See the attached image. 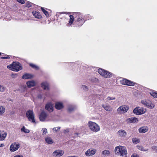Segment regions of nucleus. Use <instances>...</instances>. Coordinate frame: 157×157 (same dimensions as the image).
Listing matches in <instances>:
<instances>
[{"label":"nucleus","mask_w":157,"mask_h":157,"mask_svg":"<svg viewBox=\"0 0 157 157\" xmlns=\"http://www.w3.org/2000/svg\"><path fill=\"white\" fill-rule=\"evenodd\" d=\"M154 148H155V147H156V146L153 147L152 148H154Z\"/></svg>","instance_id":"52"},{"label":"nucleus","mask_w":157,"mask_h":157,"mask_svg":"<svg viewBox=\"0 0 157 157\" xmlns=\"http://www.w3.org/2000/svg\"><path fill=\"white\" fill-rule=\"evenodd\" d=\"M41 9L42 11L46 15V16L47 17L49 16V14L47 11L46 10H45L44 9L43 7H41Z\"/></svg>","instance_id":"29"},{"label":"nucleus","mask_w":157,"mask_h":157,"mask_svg":"<svg viewBox=\"0 0 157 157\" xmlns=\"http://www.w3.org/2000/svg\"><path fill=\"white\" fill-rule=\"evenodd\" d=\"M96 151V150H90V149H88L85 152V155L88 156H90L91 155H94Z\"/></svg>","instance_id":"17"},{"label":"nucleus","mask_w":157,"mask_h":157,"mask_svg":"<svg viewBox=\"0 0 157 157\" xmlns=\"http://www.w3.org/2000/svg\"><path fill=\"white\" fill-rule=\"evenodd\" d=\"M132 141L133 143L137 144L140 142V140L136 138H134L132 139Z\"/></svg>","instance_id":"30"},{"label":"nucleus","mask_w":157,"mask_h":157,"mask_svg":"<svg viewBox=\"0 0 157 157\" xmlns=\"http://www.w3.org/2000/svg\"><path fill=\"white\" fill-rule=\"evenodd\" d=\"M126 121L128 123H132L138 122L139 121L138 119L135 117H132L127 119Z\"/></svg>","instance_id":"14"},{"label":"nucleus","mask_w":157,"mask_h":157,"mask_svg":"<svg viewBox=\"0 0 157 157\" xmlns=\"http://www.w3.org/2000/svg\"><path fill=\"white\" fill-rule=\"evenodd\" d=\"M141 103L145 106L151 109L153 108L155 106L154 104L150 100H141Z\"/></svg>","instance_id":"9"},{"label":"nucleus","mask_w":157,"mask_h":157,"mask_svg":"<svg viewBox=\"0 0 157 157\" xmlns=\"http://www.w3.org/2000/svg\"><path fill=\"white\" fill-rule=\"evenodd\" d=\"M38 98H41V95H40V96L39 95V96H38Z\"/></svg>","instance_id":"49"},{"label":"nucleus","mask_w":157,"mask_h":157,"mask_svg":"<svg viewBox=\"0 0 157 157\" xmlns=\"http://www.w3.org/2000/svg\"><path fill=\"white\" fill-rule=\"evenodd\" d=\"M146 112V109L143 107H136L133 110V113L136 115H140Z\"/></svg>","instance_id":"7"},{"label":"nucleus","mask_w":157,"mask_h":157,"mask_svg":"<svg viewBox=\"0 0 157 157\" xmlns=\"http://www.w3.org/2000/svg\"><path fill=\"white\" fill-rule=\"evenodd\" d=\"M5 109L2 106L0 107V115H2L5 112Z\"/></svg>","instance_id":"32"},{"label":"nucleus","mask_w":157,"mask_h":157,"mask_svg":"<svg viewBox=\"0 0 157 157\" xmlns=\"http://www.w3.org/2000/svg\"><path fill=\"white\" fill-rule=\"evenodd\" d=\"M102 153L104 155L107 156L109 155L110 153L109 150H105L102 151Z\"/></svg>","instance_id":"28"},{"label":"nucleus","mask_w":157,"mask_h":157,"mask_svg":"<svg viewBox=\"0 0 157 157\" xmlns=\"http://www.w3.org/2000/svg\"><path fill=\"white\" fill-rule=\"evenodd\" d=\"M120 82L121 84L124 85L133 86L135 85L133 82L125 79H122L120 81Z\"/></svg>","instance_id":"11"},{"label":"nucleus","mask_w":157,"mask_h":157,"mask_svg":"<svg viewBox=\"0 0 157 157\" xmlns=\"http://www.w3.org/2000/svg\"><path fill=\"white\" fill-rule=\"evenodd\" d=\"M18 2L21 4H24L25 3V0H16Z\"/></svg>","instance_id":"43"},{"label":"nucleus","mask_w":157,"mask_h":157,"mask_svg":"<svg viewBox=\"0 0 157 157\" xmlns=\"http://www.w3.org/2000/svg\"><path fill=\"white\" fill-rule=\"evenodd\" d=\"M107 99L108 100H112L113 99H115V98H112L111 97H108L107 98Z\"/></svg>","instance_id":"46"},{"label":"nucleus","mask_w":157,"mask_h":157,"mask_svg":"<svg viewBox=\"0 0 157 157\" xmlns=\"http://www.w3.org/2000/svg\"><path fill=\"white\" fill-rule=\"evenodd\" d=\"M84 87H85V88H86L87 87L86 86H85L84 85Z\"/></svg>","instance_id":"51"},{"label":"nucleus","mask_w":157,"mask_h":157,"mask_svg":"<svg viewBox=\"0 0 157 157\" xmlns=\"http://www.w3.org/2000/svg\"><path fill=\"white\" fill-rule=\"evenodd\" d=\"M26 116L29 121L33 123H36L34 115L32 110H29L27 112Z\"/></svg>","instance_id":"6"},{"label":"nucleus","mask_w":157,"mask_h":157,"mask_svg":"<svg viewBox=\"0 0 157 157\" xmlns=\"http://www.w3.org/2000/svg\"><path fill=\"white\" fill-rule=\"evenodd\" d=\"M6 56H7L3 57L2 56V57H1V58L2 59H8L10 58V56H8L6 55Z\"/></svg>","instance_id":"44"},{"label":"nucleus","mask_w":157,"mask_h":157,"mask_svg":"<svg viewBox=\"0 0 157 157\" xmlns=\"http://www.w3.org/2000/svg\"><path fill=\"white\" fill-rule=\"evenodd\" d=\"M74 110V108L72 107H69L68 108V110L69 112H71Z\"/></svg>","instance_id":"45"},{"label":"nucleus","mask_w":157,"mask_h":157,"mask_svg":"<svg viewBox=\"0 0 157 157\" xmlns=\"http://www.w3.org/2000/svg\"><path fill=\"white\" fill-rule=\"evenodd\" d=\"M118 134L120 136L122 137H124L127 135V133L125 131L122 129L119 130L118 131Z\"/></svg>","instance_id":"22"},{"label":"nucleus","mask_w":157,"mask_h":157,"mask_svg":"<svg viewBox=\"0 0 157 157\" xmlns=\"http://www.w3.org/2000/svg\"><path fill=\"white\" fill-rule=\"evenodd\" d=\"M148 128L147 126H142L139 129V132L140 133H144L148 130Z\"/></svg>","instance_id":"20"},{"label":"nucleus","mask_w":157,"mask_h":157,"mask_svg":"<svg viewBox=\"0 0 157 157\" xmlns=\"http://www.w3.org/2000/svg\"><path fill=\"white\" fill-rule=\"evenodd\" d=\"M26 84L28 87L30 88L35 86L36 83L34 81H31L27 82Z\"/></svg>","instance_id":"24"},{"label":"nucleus","mask_w":157,"mask_h":157,"mask_svg":"<svg viewBox=\"0 0 157 157\" xmlns=\"http://www.w3.org/2000/svg\"><path fill=\"white\" fill-rule=\"evenodd\" d=\"M20 144L17 142H14L10 146V150L11 151L14 152L17 150L20 147Z\"/></svg>","instance_id":"10"},{"label":"nucleus","mask_w":157,"mask_h":157,"mask_svg":"<svg viewBox=\"0 0 157 157\" xmlns=\"http://www.w3.org/2000/svg\"><path fill=\"white\" fill-rule=\"evenodd\" d=\"M45 140L46 142L48 144H52L53 143V141L51 138L50 137H47L45 139Z\"/></svg>","instance_id":"25"},{"label":"nucleus","mask_w":157,"mask_h":157,"mask_svg":"<svg viewBox=\"0 0 157 157\" xmlns=\"http://www.w3.org/2000/svg\"><path fill=\"white\" fill-rule=\"evenodd\" d=\"M33 3L29 2L27 1L25 3L26 6L28 7H30L32 6Z\"/></svg>","instance_id":"34"},{"label":"nucleus","mask_w":157,"mask_h":157,"mask_svg":"<svg viewBox=\"0 0 157 157\" xmlns=\"http://www.w3.org/2000/svg\"><path fill=\"white\" fill-rule=\"evenodd\" d=\"M88 125L89 127L90 130L94 132H97L100 130V128L99 126L95 123L92 121H89L88 123Z\"/></svg>","instance_id":"4"},{"label":"nucleus","mask_w":157,"mask_h":157,"mask_svg":"<svg viewBox=\"0 0 157 157\" xmlns=\"http://www.w3.org/2000/svg\"><path fill=\"white\" fill-rule=\"evenodd\" d=\"M85 17L87 20H90L92 19L93 18V16L90 14H87L85 15Z\"/></svg>","instance_id":"35"},{"label":"nucleus","mask_w":157,"mask_h":157,"mask_svg":"<svg viewBox=\"0 0 157 157\" xmlns=\"http://www.w3.org/2000/svg\"><path fill=\"white\" fill-rule=\"evenodd\" d=\"M45 109L49 112H52L53 110L52 104L50 102L47 103L45 105Z\"/></svg>","instance_id":"15"},{"label":"nucleus","mask_w":157,"mask_h":157,"mask_svg":"<svg viewBox=\"0 0 157 157\" xmlns=\"http://www.w3.org/2000/svg\"><path fill=\"white\" fill-rule=\"evenodd\" d=\"M7 67L14 71H18L22 69V67L18 62H13L12 64L8 65Z\"/></svg>","instance_id":"2"},{"label":"nucleus","mask_w":157,"mask_h":157,"mask_svg":"<svg viewBox=\"0 0 157 157\" xmlns=\"http://www.w3.org/2000/svg\"><path fill=\"white\" fill-rule=\"evenodd\" d=\"M76 19L74 22L75 25L76 27L82 26L86 21L83 16L80 13L77 12Z\"/></svg>","instance_id":"1"},{"label":"nucleus","mask_w":157,"mask_h":157,"mask_svg":"<svg viewBox=\"0 0 157 157\" xmlns=\"http://www.w3.org/2000/svg\"><path fill=\"white\" fill-rule=\"evenodd\" d=\"M55 107L56 109L60 110L63 108V106L62 103L57 102L56 103Z\"/></svg>","instance_id":"21"},{"label":"nucleus","mask_w":157,"mask_h":157,"mask_svg":"<svg viewBox=\"0 0 157 157\" xmlns=\"http://www.w3.org/2000/svg\"><path fill=\"white\" fill-rule=\"evenodd\" d=\"M102 107H103L104 109L107 111H110L112 110L111 108L108 105H102Z\"/></svg>","instance_id":"26"},{"label":"nucleus","mask_w":157,"mask_h":157,"mask_svg":"<svg viewBox=\"0 0 157 157\" xmlns=\"http://www.w3.org/2000/svg\"><path fill=\"white\" fill-rule=\"evenodd\" d=\"M33 77V76L31 74L26 73L22 77V78L23 79H31Z\"/></svg>","instance_id":"23"},{"label":"nucleus","mask_w":157,"mask_h":157,"mask_svg":"<svg viewBox=\"0 0 157 157\" xmlns=\"http://www.w3.org/2000/svg\"><path fill=\"white\" fill-rule=\"evenodd\" d=\"M41 86L44 90H49V84L46 82H42L41 84Z\"/></svg>","instance_id":"18"},{"label":"nucleus","mask_w":157,"mask_h":157,"mask_svg":"<svg viewBox=\"0 0 157 157\" xmlns=\"http://www.w3.org/2000/svg\"><path fill=\"white\" fill-rule=\"evenodd\" d=\"M64 152L62 150H58V155L60 156L64 154Z\"/></svg>","instance_id":"39"},{"label":"nucleus","mask_w":157,"mask_h":157,"mask_svg":"<svg viewBox=\"0 0 157 157\" xmlns=\"http://www.w3.org/2000/svg\"><path fill=\"white\" fill-rule=\"evenodd\" d=\"M62 14H66L70 15L71 14V12H58L56 13V15L57 16V20L58 21H60V19H65L66 18L64 16H63Z\"/></svg>","instance_id":"12"},{"label":"nucleus","mask_w":157,"mask_h":157,"mask_svg":"<svg viewBox=\"0 0 157 157\" xmlns=\"http://www.w3.org/2000/svg\"><path fill=\"white\" fill-rule=\"evenodd\" d=\"M131 157H139L138 156L136 155H132Z\"/></svg>","instance_id":"48"},{"label":"nucleus","mask_w":157,"mask_h":157,"mask_svg":"<svg viewBox=\"0 0 157 157\" xmlns=\"http://www.w3.org/2000/svg\"><path fill=\"white\" fill-rule=\"evenodd\" d=\"M98 73L105 78H110L112 77V73L109 71L101 68L98 70Z\"/></svg>","instance_id":"5"},{"label":"nucleus","mask_w":157,"mask_h":157,"mask_svg":"<svg viewBox=\"0 0 157 157\" xmlns=\"http://www.w3.org/2000/svg\"><path fill=\"white\" fill-rule=\"evenodd\" d=\"M47 134V129L44 128L43 129V135H46Z\"/></svg>","instance_id":"41"},{"label":"nucleus","mask_w":157,"mask_h":157,"mask_svg":"<svg viewBox=\"0 0 157 157\" xmlns=\"http://www.w3.org/2000/svg\"><path fill=\"white\" fill-rule=\"evenodd\" d=\"M29 65L30 67H32L33 68H35L36 69H38V67L37 66H36V65H34V64L31 63V64H30Z\"/></svg>","instance_id":"38"},{"label":"nucleus","mask_w":157,"mask_h":157,"mask_svg":"<svg viewBox=\"0 0 157 157\" xmlns=\"http://www.w3.org/2000/svg\"><path fill=\"white\" fill-rule=\"evenodd\" d=\"M60 128V127H56L54 128H53V131H55L56 132H57V131H59Z\"/></svg>","instance_id":"40"},{"label":"nucleus","mask_w":157,"mask_h":157,"mask_svg":"<svg viewBox=\"0 0 157 157\" xmlns=\"http://www.w3.org/2000/svg\"><path fill=\"white\" fill-rule=\"evenodd\" d=\"M151 95L154 98H157V93L155 92H152L151 93Z\"/></svg>","instance_id":"36"},{"label":"nucleus","mask_w":157,"mask_h":157,"mask_svg":"<svg viewBox=\"0 0 157 157\" xmlns=\"http://www.w3.org/2000/svg\"><path fill=\"white\" fill-rule=\"evenodd\" d=\"M3 145H4L3 144H0V147H2V146H3Z\"/></svg>","instance_id":"50"},{"label":"nucleus","mask_w":157,"mask_h":157,"mask_svg":"<svg viewBox=\"0 0 157 157\" xmlns=\"http://www.w3.org/2000/svg\"><path fill=\"white\" fill-rule=\"evenodd\" d=\"M115 152L116 154L121 156L127 154V150L120 146H117L115 147Z\"/></svg>","instance_id":"3"},{"label":"nucleus","mask_w":157,"mask_h":157,"mask_svg":"<svg viewBox=\"0 0 157 157\" xmlns=\"http://www.w3.org/2000/svg\"><path fill=\"white\" fill-rule=\"evenodd\" d=\"M32 13L33 16L36 18L37 19H41L42 18V16L39 11H33Z\"/></svg>","instance_id":"19"},{"label":"nucleus","mask_w":157,"mask_h":157,"mask_svg":"<svg viewBox=\"0 0 157 157\" xmlns=\"http://www.w3.org/2000/svg\"><path fill=\"white\" fill-rule=\"evenodd\" d=\"M21 131L25 133H29L30 132L29 130L26 129L24 126L21 128Z\"/></svg>","instance_id":"33"},{"label":"nucleus","mask_w":157,"mask_h":157,"mask_svg":"<svg viewBox=\"0 0 157 157\" xmlns=\"http://www.w3.org/2000/svg\"><path fill=\"white\" fill-rule=\"evenodd\" d=\"M47 114L44 111L42 112L39 116V119L40 121H44L47 117Z\"/></svg>","instance_id":"16"},{"label":"nucleus","mask_w":157,"mask_h":157,"mask_svg":"<svg viewBox=\"0 0 157 157\" xmlns=\"http://www.w3.org/2000/svg\"><path fill=\"white\" fill-rule=\"evenodd\" d=\"M7 135V134L6 132H2V135H1L0 138V140H4L6 137Z\"/></svg>","instance_id":"27"},{"label":"nucleus","mask_w":157,"mask_h":157,"mask_svg":"<svg viewBox=\"0 0 157 157\" xmlns=\"http://www.w3.org/2000/svg\"><path fill=\"white\" fill-rule=\"evenodd\" d=\"M14 157H23V156L22 155H17L14 156Z\"/></svg>","instance_id":"47"},{"label":"nucleus","mask_w":157,"mask_h":157,"mask_svg":"<svg viewBox=\"0 0 157 157\" xmlns=\"http://www.w3.org/2000/svg\"><path fill=\"white\" fill-rule=\"evenodd\" d=\"M137 147L139 150L143 151H148V149L145 150L143 146L140 145H137Z\"/></svg>","instance_id":"31"},{"label":"nucleus","mask_w":157,"mask_h":157,"mask_svg":"<svg viewBox=\"0 0 157 157\" xmlns=\"http://www.w3.org/2000/svg\"><path fill=\"white\" fill-rule=\"evenodd\" d=\"M77 12H74L73 13L72 15H69L70 19L69 23L67 24V26L71 25L72 24L74 21H75V18H76Z\"/></svg>","instance_id":"13"},{"label":"nucleus","mask_w":157,"mask_h":157,"mask_svg":"<svg viewBox=\"0 0 157 157\" xmlns=\"http://www.w3.org/2000/svg\"><path fill=\"white\" fill-rule=\"evenodd\" d=\"M129 109V107L126 105H123L118 108L117 112L119 114H122L127 112Z\"/></svg>","instance_id":"8"},{"label":"nucleus","mask_w":157,"mask_h":157,"mask_svg":"<svg viewBox=\"0 0 157 157\" xmlns=\"http://www.w3.org/2000/svg\"><path fill=\"white\" fill-rule=\"evenodd\" d=\"M6 89V88L4 86L0 85V91L3 92Z\"/></svg>","instance_id":"37"},{"label":"nucleus","mask_w":157,"mask_h":157,"mask_svg":"<svg viewBox=\"0 0 157 157\" xmlns=\"http://www.w3.org/2000/svg\"><path fill=\"white\" fill-rule=\"evenodd\" d=\"M1 52H0V56H1Z\"/></svg>","instance_id":"53"},{"label":"nucleus","mask_w":157,"mask_h":157,"mask_svg":"<svg viewBox=\"0 0 157 157\" xmlns=\"http://www.w3.org/2000/svg\"><path fill=\"white\" fill-rule=\"evenodd\" d=\"M58 150L55 151L53 152V155L55 156H56L58 155Z\"/></svg>","instance_id":"42"}]
</instances>
